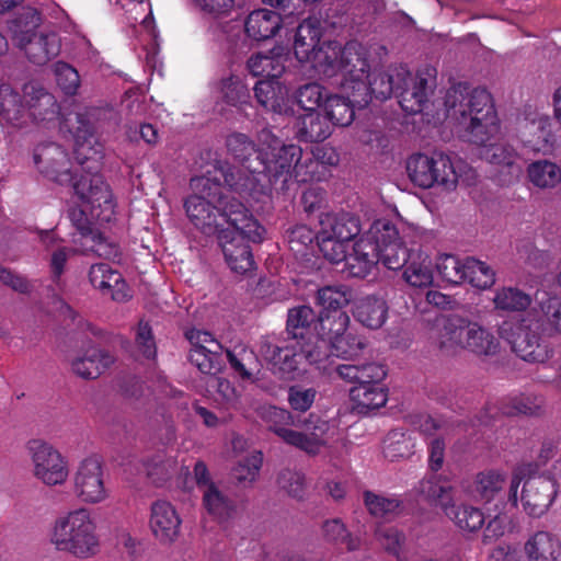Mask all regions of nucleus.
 Returning <instances> with one entry per match:
<instances>
[{
  "label": "nucleus",
  "mask_w": 561,
  "mask_h": 561,
  "mask_svg": "<svg viewBox=\"0 0 561 561\" xmlns=\"http://www.w3.org/2000/svg\"><path fill=\"white\" fill-rule=\"evenodd\" d=\"M229 156L243 170L222 164L218 168L227 187L245 199L265 202L273 198V187H285L289 179V167L299 150L291 146H280L274 138L266 147H260L247 134L231 133L226 137Z\"/></svg>",
  "instance_id": "nucleus-1"
},
{
  "label": "nucleus",
  "mask_w": 561,
  "mask_h": 561,
  "mask_svg": "<svg viewBox=\"0 0 561 561\" xmlns=\"http://www.w3.org/2000/svg\"><path fill=\"white\" fill-rule=\"evenodd\" d=\"M34 163L38 171L49 180L60 185L70 184L75 194L92 206V214L102 220H108L114 215V198L110 185L98 172L99 165L85 163V171L78 175L72 173L68 153L55 142L37 146L34 151Z\"/></svg>",
  "instance_id": "nucleus-2"
},
{
  "label": "nucleus",
  "mask_w": 561,
  "mask_h": 561,
  "mask_svg": "<svg viewBox=\"0 0 561 561\" xmlns=\"http://www.w3.org/2000/svg\"><path fill=\"white\" fill-rule=\"evenodd\" d=\"M48 537L57 551L76 559L93 558L101 550L96 523L84 507L58 516L51 523Z\"/></svg>",
  "instance_id": "nucleus-3"
},
{
  "label": "nucleus",
  "mask_w": 561,
  "mask_h": 561,
  "mask_svg": "<svg viewBox=\"0 0 561 561\" xmlns=\"http://www.w3.org/2000/svg\"><path fill=\"white\" fill-rule=\"evenodd\" d=\"M446 104L461 116H470V141L486 146L491 138V93L480 88L469 91L467 84L459 83L447 92Z\"/></svg>",
  "instance_id": "nucleus-4"
},
{
  "label": "nucleus",
  "mask_w": 561,
  "mask_h": 561,
  "mask_svg": "<svg viewBox=\"0 0 561 561\" xmlns=\"http://www.w3.org/2000/svg\"><path fill=\"white\" fill-rule=\"evenodd\" d=\"M317 60L318 72L329 78L337 75L343 79L367 77L369 70L367 50L356 41L346 43L344 47L329 41L327 49L318 53Z\"/></svg>",
  "instance_id": "nucleus-5"
},
{
  "label": "nucleus",
  "mask_w": 561,
  "mask_h": 561,
  "mask_svg": "<svg viewBox=\"0 0 561 561\" xmlns=\"http://www.w3.org/2000/svg\"><path fill=\"white\" fill-rule=\"evenodd\" d=\"M261 353L264 359L271 366L272 371L282 379H294L298 375L299 365L302 357H306L310 364L320 367L323 358L329 357L316 348H308L301 342L277 341L265 342L261 346Z\"/></svg>",
  "instance_id": "nucleus-6"
},
{
  "label": "nucleus",
  "mask_w": 561,
  "mask_h": 561,
  "mask_svg": "<svg viewBox=\"0 0 561 561\" xmlns=\"http://www.w3.org/2000/svg\"><path fill=\"white\" fill-rule=\"evenodd\" d=\"M407 172L410 180L422 188L435 185L446 191L456 188L458 175L449 156L434 152L431 156L414 153L407 161Z\"/></svg>",
  "instance_id": "nucleus-7"
},
{
  "label": "nucleus",
  "mask_w": 561,
  "mask_h": 561,
  "mask_svg": "<svg viewBox=\"0 0 561 561\" xmlns=\"http://www.w3.org/2000/svg\"><path fill=\"white\" fill-rule=\"evenodd\" d=\"M73 494L84 504H99L106 501L110 490L102 460L90 456L81 460L73 473Z\"/></svg>",
  "instance_id": "nucleus-8"
},
{
  "label": "nucleus",
  "mask_w": 561,
  "mask_h": 561,
  "mask_svg": "<svg viewBox=\"0 0 561 561\" xmlns=\"http://www.w3.org/2000/svg\"><path fill=\"white\" fill-rule=\"evenodd\" d=\"M27 451L34 465V476L46 485L62 484L68 478V461L50 444L31 439Z\"/></svg>",
  "instance_id": "nucleus-9"
},
{
  "label": "nucleus",
  "mask_w": 561,
  "mask_h": 561,
  "mask_svg": "<svg viewBox=\"0 0 561 561\" xmlns=\"http://www.w3.org/2000/svg\"><path fill=\"white\" fill-rule=\"evenodd\" d=\"M437 270L440 276L450 284L458 285L468 282L480 290L491 286L490 267L472 256L460 260L455 255L446 254L437 264Z\"/></svg>",
  "instance_id": "nucleus-10"
},
{
  "label": "nucleus",
  "mask_w": 561,
  "mask_h": 561,
  "mask_svg": "<svg viewBox=\"0 0 561 561\" xmlns=\"http://www.w3.org/2000/svg\"><path fill=\"white\" fill-rule=\"evenodd\" d=\"M371 233L378 244V261L387 268H402L413 253L400 240L399 231L389 220H376L371 225Z\"/></svg>",
  "instance_id": "nucleus-11"
},
{
  "label": "nucleus",
  "mask_w": 561,
  "mask_h": 561,
  "mask_svg": "<svg viewBox=\"0 0 561 561\" xmlns=\"http://www.w3.org/2000/svg\"><path fill=\"white\" fill-rule=\"evenodd\" d=\"M557 493V481L551 474L530 476L524 482L522 493L525 511L533 517H540L551 506Z\"/></svg>",
  "instance_id": "nucleus-12"
},
{
  "label": "nucleus",
  "mask_w": 561,
  "mask_h": 561,
  "mask_svg": "<svg viewBox=\"0 0 561 561\" xmlns=\"http://www.w3.org/2000/svg\"><path fill=\"white\" fill-rule=\"evenodd\" d=\"M220 230H236L248 236L252 242H261L264 228L253 217L242 202L226 198L220 207Z\"/></svg>",
  "instance_id": "nucleus-13"
},
{
  "label": "nucleus",
  "mask_w": 561,
  "mask_h": 561,
  "mask_svg": "<svg viewBox=\"0 0 561 561\" xmlns=\"http://www.w3.org/2000/svg\"><path fill=\"white\" fill-rule=\"evenodd\" d=\"M280 146L286 145L282 144ZM288 146L297 148L299 150V154L294 157L293 161L290 162L288 170L289 179L285 187H273V196H290V193L295 190L296 184L320 182L325 180L329 174V170H325V167L319 163V161L314 159L311 153L304 156L302 149L299 146L294 144H289Z\"/></svg>",
  "instance_id": "nucleus-14"
},
{
  "label": "nucleus",
  "mask_w": 561,
  "mask_h": 561,
  "mask_svg": "<svg viewBox=\"0 0 561 561\" xmlns=\"http://www.w3.org/2000/svg\"><path fill=\"white\" fill-rule=\"evenodd\" d=\"M218 242L228 266L236 273L244 274L252 270L254 260L248 236L236 230H220Z\"/></svg>",
  "instance_id": "nucleus-15"
},
{
  "label": "nucleus",
  "mask_w": 561,
  "mask_h": 561,
  "mask_svg": "<svg viewBox=\"0 0 561 561\" xmlns=\"http://www.w3.org/2000/svg\"><path fill=\"white\" fill-rule=\"evenodd\" d=\"M182 519L175 507L168 501H156L150 507L149 527L161 545H171L180 536Z\"/></svg>",
  "instance_id": "nucleus-16"
},
{
  "label": "nucleus",
  "mask_w": 561,
  "mask_h": 561,
  "mask_svg": "<svg viewBox=\"0 0 561 561\" xmlns=\"http://www.w3.org/2000/svg\"><path fill=\"white\" fill-rule=\"evenodd\" d=\"M435 72L434 68L425 67L420 69L414 78L410 73L407 85L401 89V100L399 101L404 112L416 114L423 111L434 88Z\"/></svg>",
  "instance_id": "nucleus-17"
},
{
  "label": "nucleus",
  "mask_w": 561,
  "mask_h": 561,
  "mask_svg": "<svg viewBox=\"0 0 561 561\" xmlns=\"http://www.w3.org/2000/svg\"><path fill=\"white\" fill-rule=\"evenodd\" d=\"M482 332L477 322H470L462 318H449L445 321L439 335L440 348L460 346L470 352H483L481 345L476 343V336L481 337Z\"/></svg>",
  "instance_id": "nucleus-18"
},
{
  "label": "nucleus",
  "mask_w": 561,
  "mask_h": 561,
  "mask_svg": "<svg viewBox=\"0 0 561 561\" xmlns=\"http://www.w3.org/2000/svg\"><path fill=\"white\" fill-rule=\"evenodd\" d=\"M89 280L103 296L110 297L114 301H126L130 297L123 275L106 263L91 265Z\"/></svg>",
  "instance_id": "nucleus-19"
},
{
  "label": "nucleus",
  "mask_w": 561,
  "mask_h": 561,
  "mask_svg": "<svg viewBox=\"0 0 561 561\" xmlns=\"http://www.w3.org/2000/svg\"><path fill=\"white\" fill-rule=\"evenodd\" d=\"M321 31L318 23L311 19L304 20L296 28L294 36V54L300 62H311L318 71L317 56L327 49L328 42L320 44Z\"/></svg>",
  "instance_id": "nucleus-20"
},
{
  "label": "nucleus",
  "mask_w": 561,
  "mask_h": 561,
  "mask_svg": "<svg viewBox=\"0 0 561 561\" xmlns=\"http://www.w3.org/2000/svg\"><path fill=\"white\" fill-rule=\"evenodd\" d=\"M221 205L203 199L199 196H188L184 202V208L190 221L203 233L219 234Z\"/></svg>",
  "instance_id": "nucleus-21"
},
{
  "label": "nucleus",
  "mask_w": 561,
  "mask_h": 561,
  "mask_svg": "<svg viewBox=\"0 0 561 561\" xmlns=\"http://www.w3.org/2000/svg\"><path fill=\"white\" fill-rule=\"evenodd\" d=\"M523 165L517 151L508 144H493V183L508 186L517 182Z\"/></svg>",
  "instance_id": "nucleus-22"
},
{
  "label": "nucleus",
  "mask_w": 561,
  "mask_h": 561,
  "mask_svg": "<svg viewBox=\"0 0 561 561\" xmlns=\"http://www.w3.org/2000/svg\"><path fill=\"white\" fill-rule=\"evenodd\" d=\"M304 432L287 433L291 446L308 455L316 456L327 445L325 435L330 430V424L328 421L311 413L304 421Z\"/></svg>",
  "instance_id": "nucleus-23"
},
{
  "label": "nucleus",
  "mask_w": 561,
  "mask_h": 561,
  "mask_svg": "<svg viewBox=\"0 0 561 561\" xmlns=\"http://www.w3.org/2000/svg\"><path fill=\"white\" fill-rule=\"evenodd\" d=\"M410 71L405 66L389 68L388 70L367 71V81H369L370 90L374 98L378 100H387L391 95H396L401 100V89L407 85Z\"/></svg>",
  "instance_id": "nucleus-24"
},
{
  "label": "nucleus",
  "mask_w": 561,
  "mask_h": 561,
  "mask_svg": "<svg viewBox=\"0 0 561 561\" xmlns=\"http://www.w3.org/2000/svg\"><path fill=\"white\" fill-rule=\"evenodd\" d=\"M512 350L523 360L529 363H545L552 352L537 330L524 325H520L515 333Z\"/></svg>",
  "instance_id": "nucleus-25"
},
{
  "label": "nucleus",
  "mask_w": 561,
  "mask_h": 561,
  "mask_svg": "<svg viewBox=\"0 0 561 561\" xmlns=\"http://www.w3.org/2000/svg\"><path fill=\"white\" fill-rule=\"evenodd\" d=\"M350 317L345 310L320 311L313 325L317 342L313 348H328V343L347 331Z\"/></svg>",
  "instance_id": "nucleus-26"
},
{
  "label": "nucleus",
  "mask_w": 561,
  "mask_h": 561,
  "mask_svg": "<svg viewBox=\"0 0 561 561\" xmlns=\"http://www.w3.org/2000/svg\"><path fill=\"white\" fill-rule=\"evenodd\" d=\"M359 232V220L352 214L325 213L320 216V229L317 237L352 241Z\"/></svg>",
  "instance_id": "nucleus-27"
},
{
  "label": "nucleus",
  "mask_w": 561,
  "mask_h": 561,
  "mask_svg": "<svg viewBox=\"0 0 561 561\" xmlns=\"http://www.w3.org/2000/svg\"><path fill=\"white\" fill-rule=\"evenodd\" d=\"M282 23L280 13L268 9H257L248 15L244 30L250 38L262 42L274 37L280 30Z\"/></svg>",
  "instance_id": "nucleus-28"
},
{
  "label": "nucleus",
  "mask_w": 561,
  "mask_h": 561,
  "mask_svg": "<svg viewBox=\"0 0 561 561\" xmlns=\"http://www.w3.org/2000/svg\"><path fill=\"white\" fill-rule=\"evenodd\" d=\"M528 129L530 138H527L525 141L535 151L551 152L558 146L561 138V124L559 128L553 129L552 121L547 115L534 118Z\"/></svg>",
  "instance_id": "nucleus-29"
},
{
  "label": "nucleus",
  "mask_w": 561,
  "mask_h": 561,
  "mask_svg": "<svg viewBox=\"0 0 561 561\" xmlns=\"http://www.w3.org/2000/svg\"><path fill=\"white\" fill-rule=\"evenodd\" d=\"M113 363L114 357L107 351L92 346L72 360L71 368L83 379H95Z\"/></svg>",
  "instance_id": "nucleus-30"
},
{
  "label": "nucleus",
  "mask_w": 561,
  "mask_h": 561,
  "mask_svg": "<svg viewBox=\"0 0 561 561\" xmlns=\"http://www.w3.org/2000/svg\"><path fill=\"white\" fill-rule=\"evenodd\" d=\"M295 137L302 142H322L332 133L325 116L318 112L299 115L294 124Z\"/></svg>",
  "instance_id": "nucleus-31"
},
{
  "label": "nucleus",
  "mask_w": 561,
  "mask_h": 561,
  "mask_svg": "<svg viewBox=\"0 0 561 561\" xmlns=\"http://www.w3.org/2000/svg\"><path fill=\"white\" fill-rule=\"evenodd\" d=\"M529 561H557L561 556V541L552 533L538 530L525 543Z\"/></svg>",
  "instance_id": "nucleus-32"
},
{
  "label": "nucleus",
  "mask_w": 561,
  "mask_h": 561,
  "mask_svg": "<svg viewBox=\"0 0 561 561\" xmlns=\"http://www.w3.org/2000/svg\"><path fill=\"white\" fill-rule=\"evenodd\" d=\"M353 316L368 329H379L388 318V306L385 299L370 295L359 299L354 307Z\"/></svg>",
  "instance_id": "nucleus-33"
},
{
  "label": "nucleus",
  "mask_w": 561,
  "mask_h": 561,
  "mask_svg": "<svg viewBox=\"0 0 561 561\" xmlns=\"http://www.w3.org/2000/svg\"><path fill=\"white\" fill-rule=\"evenodd\" d=\"M287 58L279 48L268 54L256 53L247 61V68L253 77L279 78L285 71Z\"/></svg>",
  "instance_id": "nucleus-34"
},
{
  "label": "nucleus",
  "mask_w": 561,
  "mask_h": 561,
  "mask_svg": "<svg viewBox=\"0 0 561 561\" xmlns=\"http://www.w3.org/2000/svg\"><path fill=\"white\" fill-rule=\"evenodd\" d=\"M277 79L278 78H268L259 80L253 90L256 101L265 110L280 114L286 111L287 93Z\"/></svg>",
  "instance_id": "nucleus-35"
},
{
  "label": "nucleus",
  "mask_w": 561,
  "mask_h": 561,
  "mask_svg": "<svg viewBox=\"0 0 561 561\" xmlns=\"http://www.w3.org/2000/svg\"><path fill=\"white\" fill-rule=\"evenodd\" d=\"M503 415H528L537 416L543 412V399L536 394H515L502 399L497 405Z\"/></svg>",
  "instance_id": "nucleus-36"
},
{
  "label": "nucleus",
  "mask_w": 561,
  "mask_h": 561,
  "mask_svg": "<svg viewBox=\"0 0 561 561\" xmlns=\"http://www.w3.org/2000/svg\"><path fill=\"white\" fill-rule=\"evenodd\" d=\"M350 397L359 413H366L383 407L388 400V390L382 382L370 386H354Z\"/></svg>",
  "instance_id": "nucleus-37"
},
{
  "label": "nucleus",
  "mask_w": 561,
  "mask_h": 561,
  "mask_svg": "<svg viewBox=\"0 0 561 561\" xmlns=\"http://www.w3.org/2000/svg\"><path fill=\"white\" fill-rule=\"evenodd\" d=\"M94 112V110H87L76 115L77 126L75 127L73 136L76 138L77 147L75 149V154L80 165L85 163L98 165V161L84 156L82 152L84 150L85 144L91 145L90 139L93 138L95 133V126L93 122L95 116ZM89 149H91V146H89Z\"/></svg>",
  "instance_id": "nucleus-38"
},
{
  "label": "nucleus",
  "mask_w": 561,
  "mask_h": 561,
  "mask_svg": "<svg viewBox=\"0 0 561 561\" xmlns=\"http://www.w3.org/2000/svg\"><path fill=\"white\" fill-rule=\"evenodd\" d=\"M403 268V279L410 286L422 288L433 284V263L428 255L413 253Z\"/></svg>",
  "instance_id": "nucleus-39"
},
{
  "label": "nucleus",
  "mask_w": 561,
  "mask_h": 561,
  "mask_svg": "<svg viewBox=\"0 0 561 561\" xmlns=\"http://www.w3.org/2000/svg\"><path fill=\"white\" fill-rule=\"evenodd\" d=\"M317 321L314 311L309 306H299L288 310L286 333L294 342H301L313 331Z\"/></svg>",
  "instance_id": "nucleus-40"
},
{
  "label": "nucleus",
  "mask_w": 561,
  "mask_h": 561,
  "mask_svg": "<svg viewBox=\"0 0 561 561\" xmlns=\"http://www.w3.org/2000/svg\"><path fill=\"white\" fill-rule=\"evenodd\" d=\"M58 37L51 34H34L25 46L28 60L35 65H45L59 54Z\"/></svg>",
  "instance_id": "nucleus-41"
},
{
  "label": "nucleus",
  "mask_w": 561,
  "mask_h": 561,
  "mask_svg": "<svg viewBox=\"0 0 561 561\" xmlns=\"http://www.w3.org/2000/svg\"><path fill=\"white\" fill-rule=\"evenodd\" d=\"M363 500L369 514L376 518L391 520L403 511V502L397 496H383L367 490Z\"/></svg>",
  "instance_id": "nucleus-42"
},
{
  "label": "nucleus",
  "mask_w": 561,
  "mask_h": 561,
  "mask_svg": "<svg viewBox=\"0 0 561 561\" xmlns=\"http://www.w3.org/2000/svg\"><path fill=\"white\" fill-rule=\"evenodd\" d=\"M527 178L538 188H553L561 182V168L550 160L539 159L528 164Z\"/></svg>",
  "instance_id": "nucleus-43"
},
{
  "label": "nucleus",
  "mask_w": 561,
  "mask_h": 561,
  "mask_svg": "<svg viewBox=\"0 0 561 561\" xmlns=\"http://www.w3.org/2000/svg\"><path fill=\"white\" fill-rule=\"evenodd\" d=\"M262 419L266 422L271 432L275 433L284 443L291 446V442L287 433H296L291 426L296 425V417L290 411L268 405L262 411Z\"/></svg>",
  "instance_id": "nucleus-44"
},
{
  "label": "nucleus",
  "mask_w": 561,
  "mask_h": 561,
  "mask_svg": "<svg viewBox=\"0 0 561 561\" xmlns=\"http://www.w3.org/2000/svg\"><path fill=\"white\" fill-rule=\"evenodd\" d=\"M419 492L431 505L442 507L445 513L446 508L454 503L453 488L446 481L443 482L436 477L423 479L420 482Z\"/></svg>",
  "instance_id": "nucleus-45"
},
{
  "label": "nucleus",
  "mask_w": 561,
  "mask_h": 561,
  "mask_svg": "<svg viewBox=\"0 0 561 561\" xmlns=\"http://www.w3.org/2000/svg\"><path fill=\"white\" fill-rule=\"evenodd\" d=\"M216 172L219 176H210V172L206 175L194 176L190 181V186L193 190V194L191 196H199L203 199L210 201L213 203L222 205L224 201L227 198L222 194V185L227 184L224 182L221 174L216 169Z\"/></svg>",
  "instance_id": "nucleus-46"
},
{
  "label": "nucleus",
  "mask_w": 561,
  "mask_h": 561,
  "mask_svg": "<svg viewBox=\"0 0 561 561\" xmlns=\"http://www.w3.org/2000/svg\"><path fill=\"white\" fill-rule=\"evenodd\" d=\"M203 505L206 511L219 520H227L234 513V502L225 495L216 484L203 490Z\"/></svg>",
  "instance_id": "nucleus-47"
},
{
  "label": "nucleus",
  "mask_w": 561,
  "mask_h": 561,
  "mask_svg": "<svg viewBox=\"0 0 561 561\" xmlns=\"http://www.w3.org/2000/svg\"><path fill=\"white\" fill-rule=\"evenodd\" d=\"M221 352V344H214V347L191 350L188 359L202 374L216 375L224 364Z\"/></svg>",
  "instance_id": "nucleus-48"
},
{
  "label": "nucleus",
  "mask_w": 561,
  "mask_h": 561,
  "mask_svg": "<svg viewBox=\"0 0 561 561\" xmlns=\"http://www.w3.org/2000/svg\"><path fill=\"white\" fill-rule=\"evenodd\" d=\"M80 202L87 206L90 210V215L85 213V210L78 206H72L68 209V218L71 222V226L76 229L77 233L80 236L81 242H85L95 231L93 220H96L101 224L110 222L114 217L108 220H102L92 214V206L88 202H83L80 197H78ZM116 204L114 203V207ZM115 216V214L113 215Z\"/></svg>",
  "instance_id": "nucleus-49"
},
{
  "label": "nucleus",
  "mask_w": 561,
  "mask_h": 561,
  "mask_svg": "<svg viewBox=\"0 0 561 561\" xmlns=\"http://www.w3.org/2000/svg\"><path fill=\"white\" fill-rule=\"evenodd\" d=\"M352 300V289L346 285L325 286L317 291L320 311L344 310Z\"/></svg>",
  "instance_id": "nucleus-50"
},
{
  "label": "nucleus",
  "mask_w": 561,
  "mask_h": 561,
  "mask_svg": "<svg viewBox=\"0 0 561 561\" xmlns=\"http://www.w3.org/2000/svg\"><path fill=\"white\" fill-rule=\"evenodd\" d=\"M324 539L335 546L345 547L348 551L359 549L360 540L353 537L340 518L328 519L322 524Z\"/></svg>",
  "instance_id": "nucleus-51"
},
{
  "label": "nucleus",
  "mask_w": 561,
  "mask_h": 561,
  "mask_svg": "<svg viewBox=\"0 0 561 561\" xmlns=\"http://www.w3.org/2000/svg\"><path fill=\"white\" fill-rule=\"evenodd\" d=\"M324 112L327 121L335 126H348L355 118V107L342 95L327 98Z\"/></svg>",
  "instance_id": "nucleus-52"
},
{
  "label": "nucleus",
  "mask_w": 561,
  "mask_h": 561,
  "mask_svg": "<svg viewBox=\"0 0 561 561\" xmlns=\"http://www.w3.org/2000/svg\"><path fill=\"white\" fill-rule=\"evenodd\" d=\"M341 84L346 94L345 100L355 108H365L374 98L367 77L343 79Z\"/></svg>",
  "instance_id": "nucleus-53"
},
{
  "label": "nucleus",
  "mask_w": 561,
  "mask_h": 561,
  "mask_svg": "<svg viewBox=\"0 0 561 561\" xmlns=\"http://www.w3.org/2000/svg\"><path fill=\"white\" fill-rule=\"evenodd\" d=\"M366 347L364 339L356 334L344 333L328 343L330 355L342 359H354Z\"/></svg>",
  "instance_id": "nucleus-54"
},
{
  "label": "nucleus",
  "mask_w": 561,
  "mask_h": 561,
  "mask_svg": "<svg viewBox=\"0 0 561 561\" xmlns=\"http://www.w3.org/2000/svg\"><path fill=\"white\" fill-rule=\"evenodd\" d=\"M446 516L455 522V524L465 530L471 533L480 529L484 525L483 513L472 506H456L454 503L446 508Z\"/></svg>",
  "instance_id": "nucleus-55"
},
{
  "label": "nucleus",
  "mask_w": 561,
  "mask_h": 561,
  "mask_svg": "<svg viewBox=\"0 0 561 561\" xmlns=\"http://www.w3.org/2000/svg\"><path fill=\"white\" fill-rule=\"evenodd\" d=\"M331 94L328 93L327 89L319 83L311 82L301 85L297 93L296 99L299 106L309 112H317L320 106H324L327 98Z\"/></svg>",
  "instance_id": "nucleus-56"
},
{
  "label": "nucleus",
  "mask_w": 561,
  "mask_h": 561,
  "mask_svg": "<svg viewBox=\"0 0 561 561\" xmlns=\"http://www.w3.org/2000/svg\"><path fill=\"white\" fill-rule=\"evenodd\" d=\"M494 511L497 513L493 516V537L504 536L518 528V507L514 503H503L502 508H500L497 503Z\"/></svg>",
  "instance_id": "nucleus-57"
},
{
  "label": "nucleus",
  "mask_w": 561,
  "mask_h": 561,
  "mask_svg": "<svg viewBox=\"0 0 561 561\" xmlns=\"http://www.w3.org/2000/svg\"><path fill=\"white\" fill-rule=\"evenodd\" d=\"M530 302L531 298L528 294L512 287L504 288L493 298L495 307L503 310L522 311L527 309Z\"/></svg>",
  "instance_id": "nucleus-58"
},
{
  "label": "nucleus",
  "mask_w": 561,
  "mask_h": 561,
  "mask_svg": "<svg viewBox=\"0 0 561 561\" xmlns=\"http://www.w3.org/2000/svg\"><path fill=\"white\" fill-rule=\"evenodd\" d=\"M382 453L390 461L408 457L412 454L411 438L403 433L391 432L383 442Z\"/></svg>",
  "instance_id": "nucleus-59"
},
{
  "label": "nucleus",
  "mask_w": 561,
  "mask_h": 561,
  "mask_svg": "<svg viewBox=\"0 0 561 561\" xmlns=\"http://www.w3.org/2000/svg\"><path fill=\"white\" fill-rule=\"evenodd\" d=\"M85 251L93 252L100 257L107 260L119 259L122 253L116 242L107 240L98 230L85 241L81 242Z\"/></svg>",
  "instance_id": "nucleus-60"
},
{
  "label": "nucleus",
  "mask_w": 561,
  "mask_h": 561,
  "mask_svg": "<svg viewBox=\"0 0 561 561\" xmlns=\"http://www.w3.org/2000/svg\"><path fill=\"white\" fill-rule=\"evenodd\" d=\"M224 101L232 106L243 104L250 96L248 87L238 76L224 78L220 82Z\"/></svg>",
  "instance_id": "nucleus-61"
},
{
  "label": "nucleus",
  "mask_w": 561,
  "mask_h": 561,
  "mask_svg": "<svg viewBox=\"0 0 561 561\" xmlns=\"http://www.w3.org/2000/svg\"><path fill=\"white\" fill-rule=\"evenodd\" d=\"M351 241L317 237V244L323 257L332 264L345 262L347 257L348 243Z\"/></svg>",
  "instance_id": "nucleus-62"
},
{
  "label": "nucleus",
  "mask_w": 561,
  "mask_h": 561,
  "mask_svg": "<svg viewBox=\"0 0 561 561\" xmlns=\"http://www.w3.org/2000/svg\"><path fill=\"white\" fill-rule=\"evenodd\" d=\"M378 244H376L375 237L371 233V228L363 234L358 240L353 244V254L358 256L365 266L370 267L371 270L379 263L378 261Z\"/></svg>",
  "instance_id": "nucleus-63"
},
{
  "label": "nucleus",
  "mask_w": 561,
  "mask_h": 561,
  "mask_svg": "<svg viewBox=\"0 0 561 561\" xmlns=\"http://www.w3.org/2000/svg\"><path fill=\"white\" fill-rule=\"evenodd\" d=\"M55 76L58 87L67 95H75L80 87V76L76 68L65 61H57Z\"/></svg>",
  "instance_id": "nucleus-64"
}]
</instances>
